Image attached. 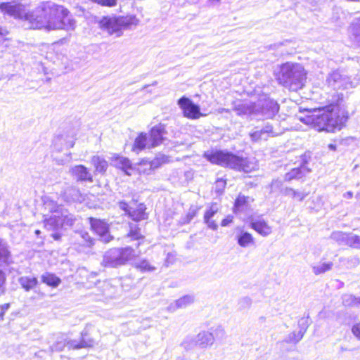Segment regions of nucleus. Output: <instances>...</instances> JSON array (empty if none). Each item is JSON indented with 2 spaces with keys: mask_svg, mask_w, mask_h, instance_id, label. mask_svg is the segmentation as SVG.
Instances as JSON below:
<instances>
[{
  "mask_svg": "<svg viewBox=\"0 0 360 360\" xmlns=\"http://www.w3.org/2000/svg\"><path fill=\"white\" fill-rule=\"evenodd\" d=\"M0 9L4 13L14 18L23 20L27 22L30 29H44L47 31L59 30L61 20L65 12V8L51 1L41 2L32 11L20 3L8 2L0 4Z\"/></svg>",
  "mask_w": 360,
  "mask_h": 360,
  "instance_id": "f257e3e1",
  "label": "nucleus"
},
{
  "mask_svg": "<svg viewBox=\"0 0 360 360\" xmlns=\"http://www.w3.org/2000/svg\"><path fill=\"white\" fill-rule=\"evenodd\" d=\"M81 236L83 238V239L86 241V242H89L90 243H91V237L89 235L88 233L86 232H84V233H81Z\"/></svg>",
  "mask_w": 360,
  "mask_h": 360,
  "instance_id": "0e129e2a",
  "label": "nucleus"
},
{
  "mask_svg": "<svg viewBox=\"0 0 360 360\" xmlns=\"http://www.w3.org/2000/svg\"><path fill=\"white\" fill-rule=\"evenodd\" d=\"M75 138L73 133L63 134L55 137L53 140L54 148L58 151L69 149L74 146Z\"/></svg>",
  "mask_w": 360,
  "mask_h": 360,
  "instance_id": "f8f14e48",
  "label": "nucleus"
},
{
  "mask_svg": "<svg viewBox=\"0 0 360 360\" xmlns=\"http://www.w3.org/2000/svg\"><path fill=\"white\" fill-rule=\"evenodd\" d=\"M11 259V254L8 243L0 238V266L8 264Z\"/></svg>",
  "mask_w": 360,
  "mask_h": 360,
  "instance_id": "393cba45",
  "label": "nucleus"
},
{
  "mask_svg": "<svg viewBox=\"0 0 360 360\" xmlns=\"http://www.w3.org/2000/svg\"><path fill=\"white\" fill-rule=\"evenodd\" d=\"M233 221V217L231 215L227 216L226 218H224L221 222V226H227L229 224H230Z\"/></svg>",
  "mask_w": 360,
  "mask_h": 360,
  "instance_id": "680f3d73",
  "label": "nucleus"
},
{
  "mask_svg": "<svg viewBox=\"0 0 360 360\" xmlns=\"http://www.w3.org/2000/svg\"><path fill=\"white\" fill-rule=\"evenodd\" d=\"M44 205L46 208L49 209L53 212V214L44 219L45 228L53 231L62 227V220L58 210L60 208L59 206L53 201L46 202Z\"/></svg>",
  "mask_w": 360,
  "mask_h": 360,
  "instance_id": "423d86ee",
  "label": "nucleus"
},
{
  "mask_svg": "<svg viewBox=\"0 0 360 360\" xmlns=\"http://www.w3.org/2000/svg\"><path fill=\"white\" fill-rule=\"evenodd\" d=\"M261 130L262 131L263 135L266 136V139L269 136H274L278 135V133L274 131L272 126L269 124L265 125V127H264Z\"/></svg>",
  "mask_w": 360,
  "mask_h": 360,
  "instance_id": "8fccbe9b",
  "label": "nucleus"
},
{
  "mask_svg": "<svg viewBox=\"0 0 360 360\" xmlns=\"http://www.w3.org/2000/svg\"><path fill=\"white\" fill-rule=\"evenodd\" d=\"M350 233L342 231H333L330 238L335 241L339 245H347L349 244Z\"/></svg>",
  "mask_w": 360,
  "mask_h": 360,
  "instance_id": "c756f323",
  "label": "nucleus"
},
{
  "mask_svg": "<svg viewBox=\"0 0 360 360\" xmlns=\"http://www.w3.org/2000/svg\"><path fill=\"white\" fill-rule=\"evenodd\" d=\"M215 333L217 335H221L223 336L225 334L224 330L221 326H219L216 328Z\"/></svg>",
  "mask_w": 360,
  "mask_h": 360,
  "instance_id": "69168bd1",
  "label": "nucleus"
},
{
  "mask_svg": "<svg viewBox=\"0 0 360 360\" xmlns=\"http://www.w3.org/2000/svg\"><path fill=\"white\" fill-rule=\"evenodd\" d=\"M181 345L186 350H191L195 347L198 346L196 335L195 337H186L182 342Z\"/></svg>",
  "mask_w": 360,
  "mask_h": 360,
  "instance_id": "79ce46f5",
  "label": "nucleus"
},
{
  "mask_svg": "<svg viewBox=\"0 0 360 360\" xmlns=\"http://www.w3.org/2000/svg\"><path fill=\"white\" fill-rule=\"evenodd\" d=\"M18 283L25 291L33 290L38 284V280L34 276H21Z\"/></svg>",
  "mask_w": 360,
  "mask_h": 360,
  "instance_id": "cd10ccee",
  "label": "nucleus"
},
{
  "mask_svg": "<svg viewBox=\"0 0 360 360\" xmlns=\"http://www.w3.org/2000/svg\"><path fill=\"white\" fill-rule=\"evenodd\" d=\"M80 340H68L67 347L69 349H80Z\"/></svg>",
  "mask_w": 360,
  "mask_h": 360,
  "instance_id": "6e6d98bb",
  "label": "nucleus"
},
{
  "mask_svg": "<svg viewBox=\"0 0 360 360\" xmlns=\"http://www.w3.org/2000/svg\"><path fill=\"white\" fill-rule=\"evenodd\" d=\"M309 115L300 118L317 131H333L340 130L348 119V112L340 104H331L322 108L314 109Z\"/></svg>",
  "mask_w": 360,
  "mask_h": 360,
  "instance_id": "f03ea898",
  "label": "nucleus"
},
{
  "mask_svg": "<svg viewBox=\"0 0 360 360\" xmlns=\"http://www.w3.org/2000/svg\"><path fill=\"white\" fill-rule=\"evenodd\" d=\"M68 198L72 201H80L82 199V195L79 191L75 188H70L66 191Z\"/></svg>",
  "mask_w": 360,
  "mask_h": 360,
  "instance_id": "37998d69",
  "label": "nucleus"
},
{
  "mask_svg": "<svg viewBox=\"0 0 360 360\" xmlns=\"http://www.w3.org/2000/svg\"><path fill=\"white\" fill-rule=\"evenodd\" d=\"M238 233L236 236L238 244L242 248H248L255 245V241L254 237L251 233L243 231L241 229H238Z\"/></svg>",
  "mask_w": 360,
  "mask_h": 360,
  "instance_id": "412c9836",
  "label": "nucleus"
},
{
  "mask_svg": "<svg viewBox=\"0 0 360 360\" xmlns=\"http://www.w3.org/2000/svg\"><path fill=\"white\" fill-rule=\"evenodd\" d=\"M348 246L352 248L360 249V236L350 233Z\"/></svg>",
  "mask_w": 360,
  "mask_h": 360,
  "instance_id": "de8ad7c7",
  "label": "nucleus"
},
{
  "mask_svg": "<svg viewBox=\"0 0 360 360\" xmlns=\"http://www.w3.org/2000/svg\"><path fill=\"white\" fill-rule=\"evenodd\" d=\"M252 300L248 297H244L239 300L238 305L240 309H244L250 307Z\"/></svg>",
  "mask_w": 360,
  "mask_h": 360,
  "instance_id": "3c124183",
  "label": "nucleus"
},
{
  "mask_svg": "<svg viewBox=\"0 0 360 360\" xmlns=\"http://www.w3.org/2000/svg\"><path fill=\"white\" fill-rule=\"evenodd\" d=\"M226 186V181L223 179H218L216 181V189L217 192L220 193L223 191L224 188Z\"/></svg>",
  "mask_w": 360,
  "mask_h": 360,
  "instance_id": "bf43d9fd",
  "label": "nucleus"
},
{
  "mask_svg": "<svg viewBox=\"0 0 360 360\" xmlns=\"http://www.w3.org/2000/svg\"><path fill=\"white\" fill-rule=\"evenodd\" d=\"M178 104L183 110L184 115L189 119H198L202 114L198 105L194 104L189 98L182 97L178 101Z\"/></svg>",
  "mask_w": 360,
  "mask_h": 360,
  "instance_id": "9d476101",
  "label": "nucleus"
},
{
  "mask_svg": "<svg viewBox=\"0 0 360 360\" xmlns=\"http://www.w3.org/2000/svg\"><path fill=\"white\" fill-rule=\"evenodd\" d=\"M250 135L252 141H257L262 140V139H264V140L266 139V136H264L263 135L262 131L261 129L255 130V131H252V133H250Z\"/></svg>",
  "mask_w": 360,
  "mask_h": 360,
  "instance_id": "603ef678",
  "label": "nucleus"
},
{
  "mask_svg": "<svg viewBox=\"0 0 360 360\" xmlns=\"http://www.w3.org/2000/svg\"><path fill=\"white\" fill-rule=\"evenodd\" d=\"M282 186V182L280 180L276 179L273 180L271 184V191H276L277 189H279Z\"/></svg>",
  "mask_w": 360,
  "mask_h": 360,
  "instance_id": "13d9d810",
  "label": "nucleus"
},
{
  "mask_svg": "<svg viewBox=\"0 0 360 360\" xmlns=\"http://www.w3.org/2000/svg\"><path fill=\"white\" fill-rule=\"evenodd\" d=\"M206 158L212 163L223 167L241 170L245 172H250L258 167V164L255 158H243L231 153L216 151L211 153H205Z\"/></svg>",
  "mask_w": 360,
  "mask_h": 360,
  "instance_id": "7ed1b4c3",
  "label": "nucleus"
},
{
  "mask_svg": "<svg viewBox=\"0 0 360 360\" xmlns=\"http://www.w3.org/2000/svg\"><path fill=\"white\" fill-rule=\"evenodd\" d=\"M349 34L354 45L360 48V18L352 22L349 28Z\"/></svg>",
  "mask_w": 360,
  "mask_h": 360,
  "instance_id": "4be33fe9",
  "label": "nucleus"
},
{
  "mask_svg": "<svg viewBox=\"0 0 360 360\" xmlns=\"http://www.w3.org/2000/svg\"><path fill=\"white\" fill-rule=\"evenodd\" d=\"M256 106L258 109L256 116L262 115L265 118L273 117L279 110L278 103L270 98L259 100L256 103Z\"/></svg>",
  "mask_w": 360,
  "mask_h": 360,
  "instance_id": "6e6552de",
  "label": "nucleus"
},
{
  "mask_svg": "<svg viewBox=\"0 0 360 360\" xmlns=\"http://www.w3.org/2000/svg\"><path fill=\"white\" fill-rule=\"evenodd\" d=\"M250 226L262 236L266 237L272 233V227L263 218L251 217Z\"/></svg>",
  "mask_w": 360,
  "mask_h": 360,
  "instance_id": "9b49d317",
  "label": "nucleus"
},
{
  "mask_svg": "<svg viewBox=\"0 0 360 360\" xmlns=\"http://www.w3.org/2000/svg\"><path fill=\"white\" fill-rule=\"evenodd\" d=\"M236 112V114L239 116L248 115V116H256L258 109L256 106V103L252 102H240L235 104L233 109Z\"/></svg>",
  "mask_w": 360,
  "mask_h": 360,
  "instance_id": "ddd939ff",
  "label": "nucleus"
},
{
  "mask_svg": "<svg viewBox=\"0 0 360 360\" xmlns=\"http://www.w3.org/2000/svg\"><path fill=\"white\" fill-rule=\"evenodd\" d=\"M136 267L142 271H152L156 268L152 266L148 260H141L136 264Z\"/></svg>",
  "mask_w": 360,
  "mask_h": 360,
  "instance_id": "c03bdc74",
  "label": "nucleus"
},
{
  "mask_svg": "<svg viewBox=\"0 0 360 360\" xmlns=\"http://www.w3.org/2000/svg\"><path fill=\"white\" fill-rule=\"evenodd\" d=\"M91 163L95 167L96 172L99 173H104L108 167L107 161L99 156H94Z\"/></svg>",
  "mask_w": 360,
  "mask_h": 360,
  "instance_id": "473e14b6",
  "label": "nucleus"
},
{
  "mask_svg": "<svg viewBox=\"0 0 360 360\" xmlns=\"http://www.w3.org/2000/svg\"><path fill=\"white\" fill-rule=\"evenodd\" d=\"M91 229L96 233L101 240L105 243H108L112 240V237L109 234V227L108 223L101 219L90 217L89 218Z\"/></svg>",
  "mask_w": 360,
  "mask_h": 360,
  "instance_id": "1a4fd4ad",
  "label": "nucleus"
},
{
  "mask_svg": "<svg viewBox=\"0 0 360 360\" xmlns=\"http://www.w3.org/2000/svg\"><path fill=\"white\" fill-rule=\"evenodd\" d=\"M344 197L346 198H352L353 197V193L352 191H347L344 194Z\"/></svg>",
  "mask_w": 360,
  "mask_h": 360,
  "instance_id": "774afa93",
  "label": "nucleus"
},
{
  "mask_svg": "<svg viewBox=\"0 0 360 360\" xmlns=\"http://www.w3.org/2000/svg\"><path fill=\"white\" fill-rule=\"evenodd\" d=\"M168 161V158L162 154H158L151 161L148 162L147 160H143L141 165L150 166V169H155L160 167L162 164L166 163Z\"/></svg>",
  "mask_w": 360,
  "mask_h": 360,
  "instance_id": "c85d7f7f",
  "label": "nucleus"
},
{
  "mask_svg": "<svg viewBox=\"0 0 360 360\" xmlns=\"http://www.w3.org/2000/svg\"><path fill=\"white\" fill-rule=\"evenodd\" d=\"M120 207L127 212L129 214V212H131L128 209V205L126 202H120Z\"/></svg>",
  "mask_w": 360,
  "mask_h": 360,
  "instance_id": "338daca9",
  "label": "nucleus"
},
{
  "mask_svg": "<svg viewBox=\"0 0 360 360\" xmlns=\"http://www.w3.org/2000/svg\"><path fill=\"white\" fill-rule=\"evenodd\" d=\"M219 211V207L216 202H213L206 210L204 214V223L207 227L213 231H216L218 229V224L213 218Z\"/></svg>",
  "mask_w": 360,
  "mask_h": 360,
  "instance_id": "4468645a",
  "label": "nucleus"
},
{
  "mask_svg": "<svg viewBox=\"0 0 360 360\" xmlns=\"http://www.w3.org/2000/svg\"><path fill=\"white\" fill-rule=\"evenodd\" d=\"M277 79L285 87L297 91L304 86L307 72L301 64L288 62L280 67Z\"/></svg>",
  "mask_w": 360,
  "mask_h": 360,
  "instance_id": "20e7f679",
  "label": "nucleus"
},
{
  "mask_svg": "<svg viewBox=\"0 0 360 360\" xmlns=\"http://www.w3.org/2000/svg\"><path fill=\"white\" fill-rule=\"evenodd\" d=\"M101 287L103 289V293L104 295H105L106 297L112 296L111 290H113V288L108 282H103Z\"/></svg>",
  "mask_w": 360,
  "mask_h": 360,
  "instance_id": "864d4df0",
  "label": "nucleus"
},
{
  "mask_svg": "<svg viewBox=\"0 0 360 360\" xmlns=\"http://www.w3.org/2000/svg\"><path fill=\"white\" fill-rule=\"evenodd\" d=\"M126 237L130 238L131 240H139L143 238L141 229L136 222L129 224V231L127 233Z\"/></svg>",
  "mask_w": 360,
  "mask_h": 360,
  "instance_id": "2f4dec72",
  "label": "nucleus"
},
{
  "mask_svg": "<svg viewBox=\"0 0 360 360\" xmlns=\"http://www.w3.org/2000/svg\"><path fill=\"white\" fill-rule=\"evenodd\" d=\"M339 261L346 269H348L356 267L360 263L359 259L356 256L340 257Z\"/></svg>",
  "mask_w": 360,
  "mask_h": 360,
  "instance_id": "72a5a7b5",
  "label": "nucleus"
},
{
  "mask_svg": "<svg viewBox=\"0 0 360 360\" xmlns=\"http://www.w3.org/2000/svg\"><path fill=\"white\" fill-rule=\"evenodd\" d=\"M82 338L80 340V349L81 348H87V347H91L94 345V340L91 338H85V336L86 335V333L83 331L81 333Z\"/></svg>",
  "mask_w": 360,
  "mask_h": 360,
  "instance_id": "a18cd8bd",
  "label": "nucleus"
},
{
  "mask_svg": "<svg viewBox=\"0 0 360 360\" xmlns=\"http://www.w3.org/2000/svg\"><path fill=\"white\" fill-rule=\"evenodd\" d=\"M41 281L46 285L56 288L60 283V279L56 275L50 273H45L41 276Z\"/></svg>",
  "mask_w": 360,
  "mask_h": 360,
  "instance_id": "f704fd0d",
  "label": "nucleus"
},
{
  "mask_svg": "<svg viewBox=\"0 0 360 360\" xmlns=\"http://www.w3.org/2000/svg\"><path fill=\"white\" fill-rule=\"evenodd\" d=\"M68 339L63 337L60 338L57 340L56 343H54L52 346L50 347L49 350L51 353L54 352H60L62 351L65 346H67Z\"/></svg>",
  "mask_w": 360,
  "mask_h": 360,
  "instance_id": "a19ab883",
  "label": "nucleus"
},
{
  "mask_svg": "<svg viewBox=\"0 0 360 360\" xmlns=\"http://www.w3.org/2000/svg\"><path fill=\"white\" fill-rule=\"evenodd\" d=\"M165 134V129L163 125L159 124L153 127L150 131V146L156 147L161 144L163 141V136Z\"/></svg>",
  "mask_w": 360,
  "mask_h": 360,
  "instance_id": "f3484780",
  "label": "nucleus"
},
{
  "mask_svg": "<svg viewBox=\"0 0 360 360\" xmlns=\"http://www.w3.org/2000/svg\"><path fill=\"white\" fill-rule=\"evenodd\" d=\"M120 253L119 248H112L107 251L103 259V264L105 266L116 267L121 266Z\"/></svg>",
  "mask_w": 360,
  "mask_h": 360,
  "instance_id": "2eb2a0df",
  "label": "nucleus"
},
{
  "mask_svg": "<svg viewBox=\"0 0 360 360\" xmlns=\"http://www.w3.org/2000/svg\"><path fill=\"white\" fill-rule=\"evenodd\" d=\"M150 141L147 137V134L146 133H141L135 139L132 150L136 153H139L141 150L145 148H150L152 146H150Z\"/></svg>",
  "mask_w": 360,
  "mask_h": 360,
  "instance_id": "b1692460",
  "label": "nucleus"
},
{
  "mask_svg": "<svg viewBox=\"0 0 360 360\" xmlns=\"http://www.w3.org/2000/svg\"><path fill=\"white\" fill-rule=\"evenodd\" d=\"M120 253V262L121 265L126 264L127 262L133 259L135 256V251L131 247H126L124 248H119Z\"/></svg>",
  "mask_w": 360,
  "mask_h": 360,
  "instance_id": "7c9ffc66",
  "label": "nucleus"
},
{
  "mask_svg": "<svg viewBox=\"0 0 360 360\" xmlns=\"http://www.w3.org/2000/svg\"><path fill=\"white\" fill-rule=\"evenodd\" d=\"M61 21V23H56V25H60V30L72 31L76 27V20L66 8Z\"/></svg>",
  "mask_w": 360,
  "mask_h": 360,
  "instance_id": "5701e85b",
  "label": "nucleus"
},
{
  "mask_svg": "<svg viewBox=\"0 0 360 360\" xmlns=\"http://www.w3.org/2000/svg\"><path fill=\"white\" fill-rule=\"evenodd\" d=\"M198 347L202 349H207L213 345L215 338L212 333L209 331H201L196 335Z\"/></svg>",
  "mask_w": 360,
  "mask_h": 360,
  "instance_id": "aec40b11",
  "label": "nucleus"
},
{
  "mask_svg": "<svg viewBox=\"0 0 360 360\" xmlns=\"http://www.w3.org/2000/svg\"><path fill=\"white\" fill-rule=\"evenodd\" d=\"M70 172L79 181L93 182V176L89 169L84 165H79L72 167Z\"/></svg>",
  "mask_w": 360,
  "mask_h": 360,
  "instance_id": "dca6fc26",
  "label": "nucleus"
},
{
  "mask_svg": "<svg viewBox=\"0 0 360 360\" xmlns=\"http://www.w3.org/2000/svg\"><path fill=\"white\" fill-rule=\"evenodd\" d=\"M198 209L195 206H192L188 210L185 218L183 219V224H188L197 214Z\"/></svg>",
  "mask_w": 360,
  "mask_h": 360,
  "instance_id": "49530a36",
  "label": "nucleus"
},
{
  "mask_svg": "<svg viewBox=\"0 0 360 360\" xmlns=\"http://www.w3.org/2000/svg\"><path fill=\"white\" fill-rule=\"evenodd\" d=\"M139 20L135 15L107 16L103 17L99 22L100 27L110 34L120 37L122 30L131 29L139 25Z\"/></svg>",
  "mask_w": 360,
  "mask_h": 360,
  "instance_id": "39448f33",
  "label": "nucleus"
},
{
  "mask_svg": "<svg viewBox=\"0 0 360 360\" xmlns=\"http://www.w3.org/2000/svg\"><path fill=\"white\" fill-rule=\"evenodd\" d=\"M342 300L344 306L359 308V297L350 294H346L342 296Z\"/></svg>",
  "mask_w": 360,
  "mask_h": 360,
  "instance_id": "4c0bfd02",
  "label": "nucleus"
},
{
  "mask_svg": "<svg viewBox=\"0 0 360 360\" xmlns=\"http://www.w3.org/2000/svg\"><path fill=\"white\" fill-rule=\"evenodd\" d=\"M112 161L115 167L122 169L127 175L131 176L132 174L134 167L128 158L116 155L112 158Z\"/></svg>",
  "mask_w": 360,
  "mask_h": 360,
  "instance_id": "a211bd4d",
  "label": "nucleus"
},
{
  "mask_svg": "<svg viewBox=\"0 0 360 360\" xmlns=\"http://www.w3.org/2000/svg\"><path fill=\"white\" fill-rule=\"evenodd\" d=\"M144 210L145 207L141 205L137 210L129 212V216L136 223L146 219V214Z\"/></svg>",
  "mask_w": 360,
  "mask_h": 360,
  "instance_id": "ea45409f",
  "label": "nucleus"
},
{
  "mask_svg": "<svg viewBox=\"0 0 360 360\" xmlns=\"http://www.w3.org/2000/svg\"><path fill=\"white\" fill-rule=\"evenodd\" d=\"M333 266V262H323L319 263L312 266L313 273L316 275H319L330 271Z\"/></svg>",
  "mask_w": 360,
  "mask_h": 360,
  "instance_id": "e433bc0d",
  "label": "nucleus"
},
{
  "mask_svg": "<svg viewBox=\"0 0 360 360\" xmlns=\"http://www.w3.org/2000/svg\"><path fill=\"white\" fill-rule=\"evenodd\" d=\"M282 193L283 195L291 197L292 198L297 199L300 201L303 200L305 197L307 195V193H304L303 192L297 191L292 189V188H285Z\"/></svg>",
  "mask_w": 360,
  "mask_h": 360,
  "instance_id": "c9c22d12",
  "label": "nucleus"
},
{
  "mask_svg": "<svg viewBox=\"0 0 360 360\" xmlns=\"http://www.w3.org/2000/svg\"><path fill=\"white\" fill-rule=\"evenodd\" d=\"M6 275L5 273L0 270V295L4 294L5 290Z\"/></svg>",
  "mask_w": 360,
  "mask_h": 360,
  "instance_id": "4d7b16f0",
  "label": "nucleus"
},
{
  "mask_svg": "<svg viewBox=\"0 0 360 360\" xmlns=\"http://www.w3.org/2000/svg\"><path fill=\"white\" fill-rule=\"evenodd\" d=\"M351 330L353 335L360 341V322L354 324Z\"/></svg>",
  "mask_w": 360,
  "mask_h": 360,
  "instance_id": "5fc2aeb1",
  "label": "nucleus"
},
{
  "mask_svg": "<svg viewBox=\"0 0 360 360\" xmlns=\"http://www.w3.org/2000/svg\"><path fill=\"white\" fill-rule=\"evenodd\" d=\"M309 172L310 170L305 165H302L301 167L294 168L288 172L285 176V179L286 181H291L294 179H300Z\"/></svg>",
  "mask_w": 360,
  "mask_h": 360,
  "instance_id": "bb28decb",
  "label": "nucleus"
},
{
  "mask_svg": "<svg viewBox=\"0 0 360 360\" xmlns=\"http://www.w3.org/2000/svg\"><path fill=\"white\" fill-rule=\"evenodd\" d=\"M195 297L191 295H184L174 302L171 303L167 308L169 312H174L178 309L186 308L194 302Z\"/></svg>",
  "mask_w": 360,
  "mask_h": 360,
  "instance_id": "6ab92c4d",
  "label": "nucleus"
},
{
  "mask_svg": "<svg viewBox=\"0 0 360 360\" xmlns=\"http://www.w3.org/2000/svg\"><path fill=\"white\" fill-rule=\"evenodd\" d=\"M8 34V31L6 29L0 27V44L3 42L4 37Z\"/></svg>",
  "mask_w": 360,
  "mask_h": 360,
  "instance_id": "e2e57ef3",
  "label": "nucleus"
},
{
  "mask_svg": "<svg viewBox=\"0 0 360 360\" xmlns=\"http://www.w3.org/2000/svg\"><path fill=\"white\" fill-rule=\"evenodd\" d=\"M306 331V328L300 329L298 332L290 333L286 338V342L288 343H297L301 340Z\"/></svg>",
  "mask_w": 360,
  "mask_h": 360,
  "instance_id": "58836bf2",
  "label": "nucleus"
},
{
  "mask_svg": "<svg viewBox=\"0 0 360 360\" xmlns=\"http://www.w3.org/2000/svg\"><path fill=\"white\" fill-rule=\"evenodd\" d=\"M327 83L329 86L335 90L349 89L352 86L350 78L339 71L331 72L327 77Z\"/></svg>",
  "mask_w": 360,
  "mask_h": 360,
  "instance_id": "0eeeda50",
  "label": "nucleus"
},
{
  "mask_svg": "<svg viewBox=\"0 0 360 360\" xmlns=\"http://www.w3.org/2000/svg\"><path fill=\"white\" fill-rule=\"evenodd\" d=\"M9 307L10 304L8 303L0 305V321L4 319V316L6 311H7V310L9 309Z\"/></svg>",
  "mask_w": 360,
  "mask_h": 360,
  "instance_id": "052dcab7",
  "label": "nucleus"
},
{
  "mask_svg": "<svg viewBox=\"0 0 360 360\" xmlns=\"http://www.w3.org/2000/svg\"><path fill=\"white\" fill-rule=\"evenodd\" d=\"M252 199L243 195H239L236 200L234 209L236 212H245L249 209Z\"/></svg>",
  "mask_w": 360,
  "mask_h": 360,
  "instance_id": "a878e982",
  "label": "nucleus"
},
{
  "mask_svg": "<svg viewBox=\"0 0 360 360\" xmlns=\"http://www.w3.org/2000/svg\"><path fill=\"white\" fill-rule=\"evenodd\" d=\"M60 219L62 220V227L63 226H71L74 224L75 218L72 214H60Z\"/></svg>",
  "mask_w": 360,
  "mask_h": 360,
  "instance_id": "09e8293b",
  "label": "nucleus"
}]
</instances>
